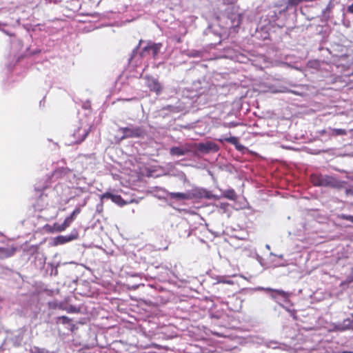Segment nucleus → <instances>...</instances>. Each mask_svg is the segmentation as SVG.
<instances>
[{
	"mask_svg": "<svg viewBox=\"0 0 353 353\" xmlns=\"http://www.w3.org/2000/svg\"><path fill=\"white\" fill-rule=\"evenodd\" d=\"M310 181L314 186L328 187L341 190L345 188V181H340L336 178L319 173H314L310 175Z\"/></svg>",
	"mask_w": 353,
	"mask_h": 353,
	"instance_id": "obj_1",
	"label": "nucleus"
},
{
	"mask_svg": "<svg viewBox=\"0 0 353 353\" xmlns=\"http://www.w3.org/2000/svg\"><path fill=\"white\" fill-rule=\"evenodd\" d=\"M123 133L122 139L143 138L145 135V130L143 127H124L120 128Z\"/></svg>",
	"mask_w": 353,
	"mask_h": 353,
	"instance_id": "obj_2",
	"label": "nucleus"
},
{
	"mask_svg": "<svg viewBox=\"0 0 353 353\" xmlns=\"http://www.w3.org/2000/svg\"><path fill=\"white\" fill-rule=\"evenodd\" d=\"M161 47L162 44L161 43H148L142 49L140 52V56L141 57H145L151 54L154 59H156L160 52Z\"/></svg>",
	"mask_w": 353,
	"mask_h": 353,
	"instance_id": "obj_3",
	"label": "nucleus"
},
{
	"mask_svg": "<svg viewBox=\"0 0 353 353\" xmlns=\"http://www.w3.org/2000/svg\"><path fill=\"white\" fill-rule=\"evenodd\" d=\"M197 150L203 153L210 152H216L219 150V145L212 141H206L205 143H199L197 145Z\"/></svg>",
	"mask_w": 353,
	"mask_h": 353,
	"instance_id": "obj_4",
	"label": "nucleus"
},
{
	"mask_svg": "<svg viewBox=\"0 0 353 353\" xmlns=\"http://www.w3.org/2000/svg\"><path fill=\"white\" fill-rule=\"evenodd\" d=\"M218 141L221 143H230L234 145L235 148L239 151H242L245 149V147L239 143V139L236 137H224L219 139Z\"/></svg>",
	"mask_w": 353,
	"mask_h": 353,
	"instance_id": "obj_5",
	"label": "nucleus"
},
{
	"mask_svg": "<svg viewBox=\"0 0 353 353\" xmlns=\"http://www.w3.org/2000/svg\"><path fill=\"white\" fill-rule=\"evenodd\" d=\"M90 132V129H83L79 127L74 132V137L77 138L76 142L81 143L85 140Z\"/></svg>",
	"mask_w": 353,
	"mask_h": 353,
	"instance_id": "obj_6",
	"label": "nucleus"
},
{
	"mask_svg": "<svg viewBox=\"0 0 353 353\" xmlns=\"http://www.w3.org/2000/svg\"><path fill=\"white\" fill-rule=\"evenodd\" d=\"M147 86L150 91L154 92L157 94L160 93L162 90L161 85L158 80L153 78L148 79Z\"/></svg>",
	"mask_w": 353,
	"mask_h": 353,
	"instance_id": "obj_7",
	"label": "nucleus"
},
{
	"mask_svg": "<svg viewBox=\"0 0 353 353\" xmlns=\"http://www.w3.org/2000/svg\"><path fill=\"white\" fill-rule=\"evenodd\" d=\"M72 222H73V221H72L68 216H67L65 219L63 223L59 224V223H55L54 224V228L57 232H62V231H64L66 228H68L71 225V223Z\"/></svg>",
	"mask_w": 353,
	"mask_h": 353,
	"instance_id": "obj_8",
	"label": "nucleus"
},
{
	"mask_svg": "<svg viewBox=\"0 0 353 353\" xmlns=\"http://www.w3.org/2000/svg\"><path fill=\"white\" fill-rule=\"evenodd\" d=\"M168 195L172 199L185 200L191 199V196L189 194L183 192H170L168 194Z\"/></svg>",
	"mask_w": 353,
	"mask_h": 353,
	"instance_id": "obj_9",
	"label": "nucleus"
},
{
	"mask_svg": "<svg viewBox=\"0 0 353 353\" xmlns=\"http://www.w3.org/2000/svg\"><path fill=\"white\" fill-rule=\"evenodd\" d=\"M188 150L181 147H172L170 148V153L171 155L177 157L185 155V154L188 153Z\"/></svg>",
	"mask_w": 353,
	"mask_h": 353,
	"instance_id": "obj_10",
	"label": "nucleus"
},
{
	"mask_svg": "<svg viewBox=\"0 0 353 353\" xmlns=\"http://www.w3.org/2000/svg\"><path fill=\"white\" fill-rule=\"evenodd\" d=\"M112 202H114V203H116L117 205H118L120 207H123L127 204L129 203V202L128 201H125L122 197L121 195H119V194H114L113 198H112Z\"/></svg>",
	"mask_w": 353,
	"mask_h": 353,
	"instance_id": "obj_11",
	"label": "nucleus"
},
{
	"mask_svg": "<svg viewBox=\"0 0 353 353\" xmlns=\"http://www.w3.org/2000/svg\"><path fill=\"white\" fill-rule=\"evenodd\" d=\"M330 133L329 135L332 137L344 136L347 134V130L345 129H335L330 128Z\"/></svg>",
	"mask_w": 353,
	"mask_h": 353,
	"instance_id": "obj_12",
	"label": "nucleus"
},
{
	"mask_svg": "<svg viewBox=\"0 0 353 353\" xmlns=\"http://www.w3.org/2000/svg\"><path fill=\"white\" fill-rule=\"evenodd\" d=\"M223 196L228 199L232 200V201H234L236 199V194L234 190H228L225 191L223 193Z\"/></svg>",
	"mask_w": 353,
	"mask_h": 353,
	"instance_id": "obj_13",
	"label": "nucleus"
},
{
	"mask_svg": "<svg viewBox=\"0 0 353 353\" xmlns=\"http://www.w3.org/2000/svg\"><path fill=\"white\" fill-rule=\"evenodd\" d=\"M72 320L66 316H59L57 319V323L70 324Z\"/></svg>",
	"mask_w": 353,
	"mask_h": 353,
	"instance_id": "obj_14",
	"label": "nucleus"
},
{
	"mask_svg": "<svg viewBox=\"0 0 353 353\" xmlns=\"http://www.w3.org/2000/svg\"><path fill=\"white\" fill-rule=\"evenodd\" d=\"M198 193H199L198 196L199 197H204V198L208 199L215 197L214 195L212 194L210 192L205 191V190H203V192H201V190H198Z\"/></svg>",
	"mask_w": 353,
	"mask_h": 353,
	"instance_id": "obj_15",
	"label": "nucleus"
},
{
	"mask_svg": "<svg viewBox=\"0 0 353 353\" xmlns=\"http://www.w3.org/2000/svg\"><path fill=\"white\" fill-rule=\"evenodd\" d=\"M242 18V15L241 14H238L234 17V19L231 18V20L234 26H239L241 23Z\"/></svg>",
	"mask_w": 353,
	"mask_h": 353,
	"instance_id": "obj_16",
	"label": "nucleus"
},
{
	"mask_svg": "<svg viewBox=\"0 0 353 353\" xmlns=\"http://www.w3.org/2000/svg\"><path fill=\"white\" fill-rule=\"evenodd\" d=\"M63 310H65L68 313H78L79 312V309L74 305H70L67 307L61 308Z\"/></svg>",
	"mask_w": 353,
	"mask_h": 353,
	"instance_id": "obj_17",
	"label": "nucleus"
},
{
	"mask_svg": "<svg viewBox=\"0 0 353 353\" xmlns=\"http://www.w3.org/2000/svg\"><path fill=\"white\" fill-rule=\"evenodd\" d=\"M81 208H75L73 212L71 213V214L70 216H68V217L72 220V221H74L77 216L80 214L81 212Z\"/></svg>",
	"mask_w": 353,
	"mask_h": 353,
	"instance_id": "obj_18",
	"label": "nucleus"
},
{
	"mask_svg": "<svg viewBox=\"0 0 353 353\" xmlns=\"http://www.w3.org/2000/svg\"><path fill=\"white\" fill-rule=\"evenodd\" d=\"M339 218L340 219L349 221L353 223V216L352 215L341 214L339 215Z\"/></svg>",
	"mask_w": 353,
	"mask_h": 353,
	"instance_id": "obj_19",
	"label": "nucleus"
},
{
	"mask_svg": "<svg viewBox=\"0 0 353 353\" xmlns=\"http://www.w3.org/2000/svg\"><path fill=\"white\" fill-rule=\"evenodd\" d=\"M114 195V194H112L111 192H106L103 193V194H101L100 198H101V201L104 199H110L112 201V198H113Z\"/></svg>",
	"mask_w": 353,
	"mask_h": 353,
	"instance_id": "obj_20",
	"label": "nucleus"
},
{
	"mask_svg": "<svg viewBox=\"0 0 353 353\" xmlns=\"http://www.w3.org/2000/svg\"><path fill=\"white\" fill-rule=\"evenodd\" d=\"M72 239L70 237H67V236H60L57 237V240L60 243H65Z\"/></svg>",
	"mask_w": 353,
	"mask_h": 353,
	"instance_id": "obj_21",
	"label": "nucleus"
},
{
	"mask_svg": "<svg viewBox=\"0 0 353 353\" xmlns=\"http://www.w3.org/2000/svg\"><path fill=\"white\" fill-rule=\"evenodd\" d=\"M346 196H353V188H345Z\"/></svg>",
	"mask_w": 353,
	"mask_h": 353,
	"instance_id": "obj_22",
	"label": "nucleus"
},
{
	"mask_svg": "<svg viewBox=\"0 0 353 353\" xmlns=\"http://www.w3.org/2000/svg\"><path fill=\"white\" fill-rule=\"evenodd\" d=\"M0 256H8V250L5 248H0Z\"/></svg>",
	"mask_w": 353,
	"mask_h": 353,
	"instance_id": "obj_23",
	"label": "nucleus"
},
{
	"mask_svg": "<svg viewBox=\"0 0 353 353\" xmlns=\"http://www.w3.org/2000/svg\"><path fill=\"white\" fill-rule=\"evenodd\" d=\"M238 125H239V123H237L230 122V123L226 124L225 126L228 128H234V127L237 126Z\"/></svg>",
	"mask_w": 353,
	"mask_h": 353,
	"instance_id": "obj_24",
	"label": "nucleus"
},
{
	"mask_svg": "<svg viewBox=\"0 0 353 353\" xmlns=\"http://www.w3.org/2000/svg\"><path fill=\"white\" fill-rule=\"evenodd\" d=\"M276 292L280 294L281 296L286 298L288 296V294L284 291H276Z\"/></svg>",
	"mask_w": 353,
	"mask_h": 353,
	"instance_id": "obj_25",
	"label": "nucleus"
},
{
	"mask_svg": "<svg viewBox=\"0 0 353 353\" xmlns=\"http://www.w3.org/2000/svg\"><path fill=\"white\" fill-rule=\"evenodd\" d=\"M347 11L353 14V3L347 7Z\"/></svg>",
	"mask_w": 353,
	"mask_h": 353,
	"instance_id": "obj_26",
	"label": "nucleus"
},
{
	"mask_svg": "<svg viewBox=\"0 0 353 353\" xmlns=\"http://www.w3.org/2000/svg\"><path fill=\"white\" fill-rule=\"evenodd\" d=\"M348 283H351L353 281V276H349L347 279Z\"/></svg>",
	"mask_w": 353,
	"mask_h": 353,
	"instance_id": "obj_27",
	"label": "nucleus"
},
{
	"mask_svg": "<svg viewBox=\"0 0 353 353\" xmlns=\"http://www.w3.org/2000/svg\"><path fill=\"white\" fill-rule=\"evenodd\" d=\"M341 353H353V352H350V351H343Z\"/></svg>",
	"mask_w": 353,
	"mask_h": 353,
	"instance_id": "obj_28",
	"label": "nucleus"
},
{
	"mask_svg": "<svg viewBox=\"0 0 353 353\" xmlns=\"http://www.w3.org/2000/svg\"><path fill=\"white\" fill-rule=\"evenodd\" d=\"M74 327H75V325L74 324H72V327H71V330L72 331H73Z\"/></svg>",
	"mask_w": 353,
	"mask_h": 353,
	"instance_id": "obj_29",
	"label": "nucleus"
},
{
	"mask_svg": "<svg viewBox=\"0 0 353 353\" xmlns=\"http://www.w3.org/2000/svg\"><path fill=\"white\" fill-rule=\"evenodd\" d=\"M223 283H232V282H231V281H223Z\"/></svg>",
	"mask_w": 353,
	"mask_h": 353,
	"instance_id": "obj_30",
	"label": "nucleus"
},
{
	"mask_svg": "<svg viewBox=\"0 0 353 353\" xmlns=\"http://www.w3.org/2000/svg\"><path fill=\"white\" fill-rule=\"evenodd\" d=\"M266 248H268V249H270V247H269V245H266Z\"/></svg>",
	"mask_w": 353,
	"mask_h": 353,
	"instance_id": "obj_31",
	"label": "nucleus"
}]
</instances>
